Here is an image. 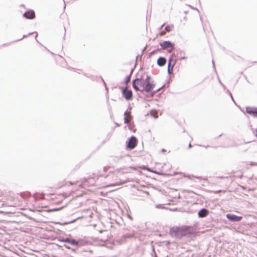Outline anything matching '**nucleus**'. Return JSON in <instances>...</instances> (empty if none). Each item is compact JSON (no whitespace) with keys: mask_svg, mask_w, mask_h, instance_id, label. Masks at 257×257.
<instances>
[{"mask_svg":"<svg viewBox=\"0 0 257 257\" xmlns=\"http://www.w3.org/2000/svg\"><path fill=\"white\" fill-rule=\"evenodd\" d=\"M159 44L161 47V50L166 49L168 53H171L175 48V44L169 40L160 41Z\"/></svg>","mask_w":257,"mask_h":257,"instance_id":"obj_3","label":"nucleus"},{"mask_svg":"<svg viewBox=\"0 0 257 257\" xmlns=\"http://www.w3.org/2000/svg\"><path fill=\"white\" fill-rule=\"evenodd\" d=\"M139 168L143 170H147L148 167L145 165H142L139 166Z\"/></svg>","mask_w":257,"mask_h":257,"instance_id":"obj_34","label":"nucleus"},{"mask_svg":"<svg viewBox=\"0 0 257 257\" xmlns=\"http://www.w3.org/2000/svg\"><path fill=\"white\" fill-rule=\"evenodd\" d=\"M121 157H114L112 158L111 161L114 163L118 162L119 160L121 159Z\"/></svg>","mask_w":257,"mask_h":257,"instance_id":"obj_26","label":"nucleus"},{"mask_svg":"<svg viewBox=\"0 0 257 257\" xmlns=\"http://www.w3.org/2000/svg\"><path fill=\"white\" fill-rule=\"evenodd\" d=\"M156 208H158V209H166V210H167L168 209V207H166L162 204H156Z\"/></svg>","mask_w":257,"mask_h":257,"instance_id":"obj_24","label":"nucleus"},{"mask_svg":"<svg viewBox=\"0 0 257 257\" xmlns=\"http://www.w3.org/2000/svg\"><path fill=\"white\" fill-rule=\"evenodd\" d=\"M36 40L37 42L40 45L43 46L42 44L41 43H40L37 39H36Z\"/></svg>","mask_w":257,"mask_h":257,"instance_id":"obj_63","label":"nucleus"},{"mask_svg":"<svg viewBox=\"0 0 257 257\" xmlns=\"http://www.w3.org/2000/svg\"><path fill=\"white\" fill-rule=\"evenodd\" d=\"M115 124L116 126H119L120 124L117 122H115Z\"/></svg>","mask_w":257,"mask_h":257,"instance_id":"obj_59","label":"nucleus"},{"mask_svg":"<svg viewBox=\"0 0 257 257\" xmlns=\"http://www.w3.org/2000/svg\"><path fill=\"white\" fill-rule=\"evenodd\" d=\"M138 142V139L135 136H132L131 137L128 138L125 142V147L127 150H133L137 146V143Z\"/></svg>","mask_w":257,"mask_h":257,"instance_id":"obj_4","label":"nucleus"},{"mask_svg":"<svg viewBox=\"0 0 257 257\" xmlns=\"http://www.w3.org/2000/svg\"><path fill=\"white\" fill-rule=\"evenodd\" d=\"M164 86H165V84L163 85L162 86H161L160 88H159L158 89H157L156 90H152L149 93L150 94V95L151 96H154L157 92H158L162 89V88L163 87H164Z\"/></svg>","mask_w":257,"mask_h":257,"instance_id":"obj_19","label":"nucleus"},{"mask_svg":"<svg viewBox=\"0 0 257 257\" xmlns=\"http://www.w3.org/2000/svg\"><path fill=\"white\" fill-rule=\"evenodd\" d=\"M44 197H45V194L43 193L42 194V196L40 197V199H42V198H44Z\"/></svg>","mask_w":257,"mask_h":257,"instance_id":"obj_56","label":"nucleus"},{"mask_svg":"<svg viewBox=\"0 0 257 257\" xmlns=\"http://www.w3.org/2000/svg\"><path fill=\"white\" fill-rule=\"evenodd\" d=\"M178 209V208H170L168 207V209L167 210H169L172 211H177Z\"/></svg>","mask_w":257,"mask_h":257,"instance_id":"obj_40","label":"nucleus"},{"mask_svg":"<svg viewBox=\"0 0 257 257\" xmlns=\"http://www.w3.org/2000/svg\"><path fill=\"white\" fill-rule=\"evenodd\" d=\"M123 97L126 100H131L133 97V93L131 89L127 90L125 87H120Z\"/></svg>","mask_w":257,"mask_h":257,"instance_id":"obj_6","label":"nucleus"},{"mask_svg":"<svg viewBox=\"0 0 257 257\" xmlns=\"http://www.w3.org/2000/svg\"><path fill=\"white\" fill-rule=\"evenodd\" d=\"M23 17L28 20H33L35 18V13L33 10H27L23 14Z\"/></svg>","mask_w":257,"mask_h":257,"instance_id":"obj_10","label":"nucleus"},{"mask_svg":"<svg viewBox=\"0 0 257 257\" xmlns=\"http://www.w3.org/2000/svg\"><path fill=\"white\" fill-rule=\"evenodd\" d=\"M82 217H83V216L77 217L76 218H74V219H72L71 220H70V221H65V222H63L62 223V224L65 225H67V224L73 223L75 222L77 220H78L79 219H80V218H82Z\"/></svg>","mask_w":257,"mask_h":257,"instance_id":"obj_17","label":"nucleus"},{"mask_svg":"<svg viewBox=\"0 0 257 257\" xmlns=\"http://www.w3.org/2000/svg\"><path fill=\"white\" fill-rule=\"evenodd\" d=\"M251 130H252V132L254 136L257 138V128L254 130H253V128H251Z\"/></svg>","mask_w":257,"mask_h":257,"instance_id":"obj_37","label":"nucleus"},{"mask_svg":"<svg viewBox=\"0 0 257 257\" xmlns=\"http://www.w3.org/2000/svg\"><path fill=\"white\" fill-rule=\"evenodd\" d=\"M145 82H149V81H151L152 80L151 79V76L147 74L146 77L145 79Z\"/></svg>","mask_w":257,"mask_h":257,"instance_id":"obj_29","label":"nucleus"},{"mask_svg":"<svg viewBox=\"0 0 257 257\" xmlns=\"http://www.w3.org/2000/svg\"><path fill=\"white\" fill-rule=\"evenodd\" d=\"M35 33H36V31H34V32H30L27 35H28V37L30 36V35H32V34H34Z\"/></svg>","mask_w":257,"mask_h":257,"instance_id":"obj_47","label":"nucleus"},{"mask_svg":"<svg viewBox=\"0 0 257 257\" xmlns=\"http://www.w3.org/2000/svg\"><path fill=\"white\" fill-rule=\"evenodd\" d=\"M195 231L192 226L183 225L174 226L170 229V235L177 239H181L185 236L191 237L195 234Z\"/></svg>","mask_w":257,"mask_h":257,"instance_id":"obj_1","label":"nucleus"},{"mask_svg":"<svg viewBox=\"0 0 257 257\" xmlns=\"http://www.w3.org/2000/svg\"><path fill=\"white\" fill-rule=\"evenodd\" d=\"M65 206L63 205L60 207H55V208L51 209V210L52 211H59V210H61L62 209H63V208H64Z\"/></svg>","mask_w":257,"mask_h":257,"instance_id":"obj_28","label":"nucleus"},{"mask_svg":"<svg viewBox=\"0 0 257 257\" xmlns=\"http://www.w3.org/2000/svg\"><path fill=\"white\" fill-rule=\"evenodd\" d=\"M109 166H106L103 167V171L106 172L108 170V169L109 168Z\"/></svg>","mask_w":257,"mask_h":257,"instance_id":"obj_44","label":"nucleus"},{"mask_svg":"<svg viewBox=\"0 0 257 257\" xmlns=\"http://www.w3.org/2000/svg\"><path fill=\"white\" fill-rule=\"evenodd\" d=\"M132 107L131 106V104L129 103L128 105L127 109H126V110H128V113L129 114H131L132 113Z\"/></svg>","mask_w":257,"mask_h":257,"instance_id":"obj_33","label":"nucleus"},{"mask_svg":"<svg viewBox=\"0 0 257 257\" xmlns=\"http://www.w3.org/2000/svg\"><path fill=\"white\" fill-rule=\"evenodd\" d=\"M153 173L156 174H158V175H160L161 174L159 172H158L156 170H154Z\"/></svg>","mask_w":257,"mask_h":257,"instance_id":"obj_48","label":"nucleus"},{"mask_svg":"<svg viewBox=\"0 0 257 257\" xmlns=\"http://www.w3.org/2000/svg\"><path fill=\"white\" fill-rule=\"evenodd\" d=\"M128 128L130 131H132V127L131 125H128Z\"/></svg>","mask_w":257,"mask_h":257,"instance_id":"obj_55","label":"nucleus"},{"mask_svg":"<svg viewBox=\"0 0 257 257\" xmlns=\"http://www.w3.org/2000/svg\"><path fill=\"white\" fill-rule=\"evenodd\" d=\"M142 57V55H138L136 57V59H137L138 58H141Z\"/></svg>","mask_w":257,"mask_h":257,"instance_id":"obj_60","label":"nucleus"},{"mask_svg":"<svg viewBox=\"0 0 257 257\" xmlns=\"http://www.w3.org/2000/svg\"><path fill=\"white\" fill-rule=\"evenodd\" d=\"M245 111L247 114L257 118V107L246 106Z\"/></svg>","mask_w":257,"mask_h":257,"instance_id":"obj_9","label":"nucleus"},{"mask_svg":"<svg viewBox=\"0 0 257 257\" xmlns=\"http://www.w3.org/2000/svg\"><path fill=\"white\" fill-rule=\"evenodd\" d=\"M218 81L220 83V84L222 86V87L224 89H226V86L223 84V83L220 80V79L218 78Z\"/></svg>","mask_w":257,"mask_h":257,"instance_id":"obj_38","label":"nucleus"},{"mask_svg":"<svg viewBox=\"0 0 257 257\" xmlns=\"http://www.w3.org/2000/svg\"><path fill=\"white\" fill-rule=\"evenodd\" d=\"M174 28V25L173 24H169L166 26L165 27V30L167 32H170L172 31V29Z\"/></svg>","mask_w":257,"mask_h":257,"instance_id":"obj_21","label":"nucleus"},{"mask_svg":"<svg viewBox=\"0 0 257 257\" xmlns=\"http://www.w3.org/2000/svg\"><path fill=\"white\" fill-rule=\"evenodd\" d=\"M133 71H134V69H132V70H131L130 73V74H131V76H132V73H133Z\"/></svg>","mask_w":257,"mask_h":257,"instance_id":"obj_58","label":"nucleus"},{"mask_svg":"<svg viewBox=\"0 0 257 257\" xmlns=\"http://www.w3.org/2000/svg\"><path fill=\"white\" fill-rule=\"evenodd\" d=\"M133 237V235L131 233H126L123 234L120 238L117 240L118 243L121 244L125 242L127 239L132 238Z\"/></svg>","mask_w":257,"mask_h":257,"instance_id":"obj_12","label":"nucleus"},{"mask_svg":"<svg viewBox=\"0 0 257 257\" xmlns=\"http://www.w3.org/2000/svg\"><path fill=\"white\" fill-rule=\"evenodd\" d=\"M154 248H153V253H152L151 254H152V257H158L156 253V252L155 251H154Z\"/></svg>","mask_w":257,"mask_h":257,"instance_id":"obj_41","label":"nucleus"},{"mask_svg":"<svg viewBox=\"0 0 257 257\" xmlns=\"http://www.w3.org/2000/svg\"><path fill=\"white\" fill-rule=\"evenodd\" d=\"M194 177L196 179H203L204 180H207V178H203L201 176H194Z\"/></svg>","mask_w":257,"mask_h":257,"instance_id":"obj_42","label":"nucleus"},{"mask_svg":"<svg viewBox=\"0 0 257 257\" xmlns=\"http://www.w3.org/2000/svg\"><path fill=\"white\" fill-rule=\"evenodd\" d=\"M175 60H176V62H177V59H172L171 58L169 57L168 59V63H172V62H174Z\"/></svg>","mask_w":257,"mask_h":257,"instance_id":"obj_36","label":"nucleus"},{"mask_svg":"<svg viewBox=\"0 0 257 257\" xmlns=\"http://www.w3.org/2000/svg\"><path fill=\"white\" fill-rule=\"evenodd\" d=\"M209 213V210L206 208H202L197 213L198 217L200 218H202L206 217Z\"/></svg>","mask_w":257,"mask_h":257,"instance_id":"obj_11","label":"nucleus"},{"mask_svg":"<svg viewBox=\"0 0 257 257\" xmlns=\"http://www.w3.org/2000/svg\"><path fill=\"white\" fill-rule=\"evenodd\" d=\"M127 117L128 121V120H130V121L133 120V116L131 114V113L129 114Z\"/></svg>","mask_w":257,"mask_h":257,"instance_id":"obj_35","label":"nucleus"},{"mask_svg":"<svg viewBox=\"0 0 257 257\" xmlns=\"http://www.w3.org/2000/svg\"><path fill=\"white\" fill-rule=\"evenodd\" d=\"M105 90L106 91V93H108V88L107 86H105Z\"/></svg>","mask_w":257,"mask_h":257,"instance_id":"obj_51","label":"nucleus"},{"mask_svg":"<svg viewBox=\"0 0 257 257\" xmlns=\"http://www.w3.org/2000/svg\"><path fill=\"white\" fill-rule=\"evenodd\" d=\"M161 151H162V152H166V150L165 149H162L161 150Z\"/></svg>","mask_w":257,"mask_h":257,"instance_id":"obj_62","label":"nucleus"},{"mask_svg":"<svg viewBox=\"0 0 257 257\" xmlns=\"http://www.w3.org/2000/svg\"><path fill=\"white\" fill-rule=\"evenodd\" d=\"M131 80V74H128L125 76L124 79H123V83L126 84L128 82H130Z\"/></svg>","mask_w":257,"mask_h":257,"instance_id":"obj_23","label":"nucleus"},{"mask_svg":"<svg viewBox=\"0 0 257 257\" xmlns=\"http://www.w3.org/2000/svg\"><path fill=\"white\" fill-rule=\"evenodd\" d=\"M161 51V49L158 48L156 49H155L151 51L148 55L147 58H150L153 55L157 54L159 51Z\"/></svg>","mask_w":257,"mask_h":257,"instance_id":"obj_18","label":"nucleus"},{"mask_svg":"<svg viewBox=\"0 0 257 257\" xmlns=\"http://www.w3.org/2000/svg\"><path fill=\"white\" fill-rule=\"evenodd\" d=\"M27 37H28V35H27H27H24L23 36V37H22V38L19 39H18V40H15V41H14L13 42H19V41H21V40H23V39H24V38H27Z\"/></svg>","mask_w":257,"mask_h":257,"instance_id":"obj_30","label":"nucleus"},{"mask_svg":"<svg viewBox=\"0 0 257 257\" xmlns=\"http://www.w3.org/2000/svg\"><path fill=\"white\" fill-rule=\"evenodd\" d=\"M91 181H94V178L93 177H89L88 178H84L82 180V183L84 185H88L87 183H91Z\"/></svg>","mask_w":257,"mask_h":257,"instance_id":"obj_16","label":"nucleus"},{"mask_svg":"<svg viewBox=\"0 0 257 257\" xmlns=\"http://www.w3.org/2000/svg\"><path fill=\"white\" fill-rule=\"evenodd\" d=\"M34 34H36V35H35V39H37V37L38 36V33L36 32V33H35Z\"/></svg>","mask_w":257,"mask_h":257,"instance_id":"obj_52","label":"nucleus"},{"mask_svg":"<svg viewBox=\"0 0 257 257\" xmlns=\"http://www.w3.org/2000/svg\"><path fill=\"white\" fill-rule=\"evenodd\" d=\"M164 24H163V25H161V26L159 28V29H159V30H161L163 29V27H164Z\"/></svg>","mask_w":257,"mask_h":257,"instance_id":"obj_49","label":"nucleus"},{"mask_svg":"<svg viewBox=\"0 0 257 257\" xmlns=\"http://www.w3.org/2000/svg\"><path fill=\"white\" fill-rule=\"evenodd\" d=\"M192 147V145L191 144V143L190 142L189 144V145H188V148L189 149H190Z\"/></svg>","mask_w":257,"mask_h":257,"instance_id":"obj_53","label":"nucleus"},{"mask_svg":"<svg viewBox=\"0 0 257 257\" xmlns=\"http://www.w3.org/2000/svg\"><path fill=\"white\" fill-rule=\"evenodd\" d=\"M128 218H129V219H130L131 220H133V217H132L131 216L129 215V216H128Z\"/></svg>","mask_w":257,"mask_h":257,"instance_id":"obj_61","label":"nucleus"},{"mask_svg":"<svg viewBox=\"0 0 257 257\" xmlns=\"http://www.w3.org/2000/svg\"><path fill=\"white\" fill-rule=\"evenodd\" d=\"M218 178H220L221 179H223L227 178H228V177L220 176Z\"/></svg>","mask_w":257,"mask_h":257,"instance_id":"obj_50","label":"nucleus"},{"mask_svg":"<svg viewBox=\"0 0 257 257\" xmlns=\"http://www.w3.org/2000/svg\"><path fill=\"white\" fill-rule=\"evenodd\" d=\"M250 164L251 165L257 166V163L255 162H251Z\"/></svg>","mask_w":257,"mask_h":257,"instance_id":"obj_46","label":"nucleus"},{"mask_svg":"<svg viewBox=\"0 0 257 257\" xmlns=\"http://www.w3.org/2000/svg\"><path fill=\"white\" fill-rule=\"evenodd\" d=\"M113 171H109L108 172V174H107V175H106L105 174H100L99 175L97 176V179H98L99 177H104V178H106L108 177L109 174H113Z\"/></svg>","mask_w":257,"mask_h":257,"instance_id":"obj_25","label":"nucleus"},{"mask_svg":"<svg viewBox=\"0 0 257 257\" xmlns=\"http://www.w3.org/2000/svg\"><path fill=\"white\" fill-rule=\"evenodd\" d=\"M147 170L148 171L150 172H153V171H154V170L152 168H149V167L147 168Z\"/></svg>","mask_w":257,"mask_h":257,"instance_id":"obj_43","label":"nucleus"},{"mask_svg":"<svg viewBox=\"0 0 257 257\" xmlns=\"http://www.w3.org/2000/svg\"><path fill=\"white\" fill-rule=\"evenodd\" d=\"M176 60H175L172 63H168L167 73L169 75L173 72L174 67L176 64Z\"/></svg>","mask_w":257,"mask_h":257,"instance_id":"obj_15","label":"nucleus"},{"mask_svg":"<svg viewBox=\"0 0 257 257\" xmlns=\"http://www.w3.org/2000/svg\"><path fill=\"white\" fill-rule=\"evenodd\" d=\"M169 57L171 58L172 59H177V53L176 54H175V53L171 54Z\"/></svg>","mask_w":257,"mask_h":257,"instance_id":"obj_31","label":"nucleus"},{"mask_svg":"<svg viewBox=\"0 0 257 257\" xmlns=\"http://www.w3.org/2000/svg\"><path fill=\"white\" fill-rule=\"evenodd\" d=\"M121 169V168L116 169V171H117V172H119Z\"/></svg>","mask_w":257,"mask_h":257,"instance_id":"obj_54","label":"nucleus"},{"mask_svg":"<svg viewBox=\"0 0 257 257\" xmlns=\"http://www.w3.org/2000/svg\"><path fill=\"white\" fill-rule=\"evenodd\" d=\"M226 217L229 221L233 222H239L242 219V216H238L232 213H227Z\"/></svg>","mask_w":257,"mask_h":257,"instance_id":"obj_8","label":"nucleus"},{"mask_svg":"<svg viewBox=\"0 0 257 257\" xmlns=\"http://www.w3.org/2000/svg\"><path fill=\"white\" fill-rule=\"evenodd\" d=\"M100 78H101V79L102 81L103 82V85H104V87H105V86H107V85H106V83H105V82L104 81V80H103V79L102 78V77H100Z\"/></svg>","mask_w":257,"mask_h":257,"instance_id":"obj_45","label":"nucleus"},{"mask_svg":"<svg viewBox=\"0 0 257 257\" xmlns=\"http://www.w3.org/2000/svg\"><path fill=\"white\" fill-rule=\"evenodd\" d=\"M31 195L30 192H23L21 193V196L25 199L29 198Z\"/></svg>","mask_w":257,"mask_h":257,"instance_id":"obj_22","label":"nucleus"},{"mask_svg":"<svg viewBox=\"0 0 257 257\" xmlns=\"http://www.w3.org/2000/svg\"><path fill=\"white\" fill-rule=\"evenodd\" d=\"M156 86V83L154 80L151 81L145 82L144 85L141 88L140 91L149 93L151 90H153Z\"/></svg>","mask_w":257,"mask_h":257,"instance_id":"obj_5","label":"nucleus"},{"mask_svg":"<svg viewBox=\"0 0 257 257\" xmlns=\"http://www.w3.org/2000/svg\"><path fill=\"white\" fill-rule=\"evenodd\" d=\"M58 240L60 242L67 243L74 246H77L79 245L78 241L71 237H59Z\"/></svg>","mask_w":257,"mask_h":257,"instance_id":"obj_7","label":"nucleus"},{"mask_svg":"<svg viewBox=\"0 0 257 257\" xmlns=\"http://www.w3.org/2000/svg\"><path fill=\"white\" fill-rule=\"evenodd\" d=\"M212 65H213V69L215 70L216 69H215V64H213Z\"/></svg>","mask_w":257,"mask_h":257,"instance_id":"obj_64","label":"nucleus"},{"mask_svg":"<svg viewBox=\"0 0 257 257\" xmlns=\"http://www.w3.org/2000/svg\"><path fill=\"white\" fill-rule=\"evenodd\" d=\"M81 162L77 164L74 168V170L78 169L81 167Z\"/></svg>","mask_w":257,"mask_h":257,"instance_id":"obj_39","label":"nucleus"},{"mask_svg":"<svg viewBox=\"0 0 257 257\" xmlns=\"http://www.w3.org/2000/svg\"><path fill=\"white\" fill-rule=\"evenodd\" d=\"M126 114L128 115V110H126L123 113L124 117H123V122L124 124H128V119Z\"/></svg>","mask_w":257,"mask_h":257,"instance_id":"obj_20","label":"nucleus"},{"mask_svg":"<svg viewBox=\"0 0 257 257\" xmlns=\"http://www.w3.org/2000/svg\"><path fill=\"white\" fill-rule=\"evenodd\" d=\"M187 6H188L189 7H190L192 10H193L196 11H197L198 13H200L199 10L197 8H195V7H193V6H191V5H187Z\"/></svg>","mask_w":257,"mask_h":257,"instance_id":"obj_32","label":"nucleus"},{"mask_svg":"<svg viewBox=\"0 0 257 257\" xmlns=\"http://www.w3.org/2000/svg\"><path fill=\"white\" fill-rule=\"evenodd\" d=\"M145 73L142 74L140 77H137L134 79L132 81V87L135 91H140L141 89L140 87H143L145 83V80L144 79Z\"/></svg>","mask_w":257,"mask_h":257,"instance_id":"obj_2","label":"nucleus"},{"mask_svg":"<svg viewBox=\"0 0 257 257\" xmlns=\"http://www.w3.org/2000/svg\"><path fill=\"white\" fill-rule=\"evenodd\" d=\"M167 62V59L165 57L160 56L157 61V65L160 67L164 66Z\"/></svg>","mask_w":257,"mask_h":257,"instance_id":"obj_14","label":"nucleus"},{"mask_svg":"<svg viewBox=\"0 0 257 257\" xmlns=\"http://www.w3.org/2000/svg\"><path fill=\"white\" fill-rule=\"evenodd\" d=\"M176 52L177 55V60H181L187 59V57L185 56V52L183 50H181L180 49H178L176 50Z\"/></svg>","mask_w":257,"mask_h":257,"instance_id":"obj_13","label":"nucleus"},{"mask_svg":"<svg viewBox=\"0 0 257 257\" xmlns=\"http://www.w3.org/2000/svg\"><path fill=\"white\" fill-rule=\"evenodd\" d=\"M222 135V134L219 135L218 136H217V137L215 138V139H217L218 138L220 137Z\"/></svg>","mask_w":257,"mask_h":257,"instance_id":"obj_57","label":"nucleus"},{"mask_svg":"<svg viewBox=\"0 0 257 257\" xmlns=\"http://www.w3.org/2000/svg\"><path fill=\"white\" fill-rule=\"evenodd\" d=\"M226 92L228 93V94L230 96V97L231 98L232 101L235 104H236V102L234 99V98L232 95V93H231V92L228 89H226Z\"/></svg>","mask_w":257,"mask_h":257,"instance_id":"obj_27","label":"nucleus"}]
</instances>
